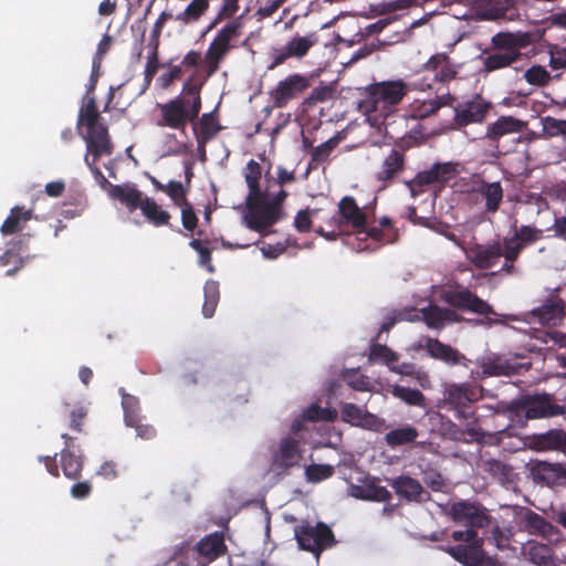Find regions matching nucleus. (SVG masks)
I'll return each mask as SVG.
<instances>
[{
  "mask_svg": "<svg viewBox=\"0 0 566 566\" xmlns=\"http://www.w3.org/2000/svg\"><path fill=\"white\" fill-rule=\"evenodd\" d=\"M77 127L85 128V134L83 135V139L86 143L85 164L97 181L108 184L105 176L97 167V161L103 156L112 155L114 145L108 133V127L101 116L94 96H90L80 108Z\"/></svg>",
  "mask_w": 566,
  "mask_h": 566,
  "instance_id": "1",
  "label": "nucleus"
},
{
  "mask_svg": "<svg viewBox=\"0 0 566 566\" xmlns=\"http://www.w3.org/2000/svg\"><path fill=\"white\" fill-rule=\"evenodd\" d=\"M369 207L360 208L356 199L345 196L337 206V212L327 220L326 227H318L315 231L327 240H336L350 227L357 235L359 243L367 240L389 241L390 235L378 227H368Z\"/></svg>",
  "mask_w": 566,
  "mask_h": 566,
  "instance_id": "2",
  "label": "nucleus"
},
{
  "mask_svg": "<svg viewBox=\"0 0 566 566\" xmlns=\"http://www.w3.org/2000/svg\"><path fill=\"white\" fill-rule=\"evenodd\" d=\"M481 386L471 382L450 384L446 387L444 403L455 411V417L467 421L464 430L458 429L454 439L463 442L482 441L485 433L476 426L478 417L471 405L482 398Z\"/></svg>",
  "mask_w": 566,
  "mask_h": 566,
  "instance_id": "3",
  "label": "nucleus"
},
{
  "mask_svg": "<svg viewBox=\"0 0 566 566\" xmlns=\"http://www.w3.org/2000/svg\"><path fill=\"white\" fill-rule=\"evenodd\" d=\"M507 411L518 422L554 418L566 412L565 407L556 403L548 394L520 396L507 405Z\"/></svg>",
  "mask_w": 566,
  "mask_h": 566,
  "instance_id": "4",
  "label": "nucleus"
},
{
  "mask_svg": "<svg viewBox=\"0 0 566 566\" xmlns=\"http://www.w3.org/2000/svg\"><path fill=\"white\" fill-rule=\"evenodd\" d=\"M409 92L402 80L384 81L369 85L366 96L359 103V109L366 114L380 112L389 114L392 106L398 105Z\"/></svg>",
  "mask_w": 566,
  "mask_h": 566,
  "instance_id": "5",
  "label": "nucleus"
},
{
  "mask_svg": "<svg viewBox=\"0 0 566 566\" xmlns=\"http://www.w3.org/2000/svg\"><path fill=\"white\" fill-rule=\"evenodd\" d=\"M247 213L244 222L247 227L262 235H266V229L279 222L283 218L282 209H277L265 192L258 196H247Z\"/></svg>",
  "mask_w": 566,
  "mask_h": 566,
  "instance_id": "6",
  "label": "nucleus"
},
{
  "mask_svg": "<svg viewBox=\"0 0 566 566\" xmlns=\"http://www.w3.org/2000/svg\"><path fill=\"white\" fill-rule=\"evenodd\" d=\"M242 23L239 19H234L223 25L211 43L205 54V61L208 66V75H213L219 69L221 62L224 60L229 51L233 48L231 42L240 36Z\"/></svg>",
  "mask_w": 566,
  "mask_h": 566,
  "instance_id": "7",
  "label": "nucleus"
},
{
  "mask_svg": "<svg viewBox=\"0 0 566 566\" xmlns=\"http://www.w3.org/2000/svg\"><path fill=\"white\" fill-rule=\"evenodd\" d=\"M441 300L452 307V310L483 316L494 314L493 307L486 301L479 297L470 289L460 284L442 290Z\"/></svg>",
  "mask_w": 566,
  "mask_h": 566,
  "instance_id": "8",
  "label": "nucleus"
},
{
  "mask_svg": "<svg viewBox=\"0 0 566 566\" xmlns=\"http://www.w3.org/2000/svg\"><path fill=\"white\" fill-rule=\"evenodd\" d=\"M294 535L300 548L313 553L317 558L325 548L336 543L333 531L323 522L315 526L308 523L297 525Z\"/></svg>",
  "mask_w": 566,
  "mask_h": 566,
  "instance_id": "9",
  "label": "nucleus"
},
{
  "mask_svg": "<svg viewBox=\"0 0 566 566\" xmlns=\"http://www.w3.org/2000/svg\"><path fill=\"white\" fill-rule=\"evenodd\" d=\"M310 86V77L305 75L295 73L286 76L270 92L273 107H285L292 99L298 98Z\"/></svg>",
  "mask_w": 566,
  "mask_h": 566,
  "instance_id": "10",
  "label": "nucleus"
},
{
  "mask_svg": "<svg viewBox=\"0 0 566 566\" xmlns=\"http://www.w3.org/2000/svg\"><path fill=\"white\" fill-rule=\"evenodd\" d=\"M481 371H471L474 379H485L488 377L512 376L521 373V369H528L531 364H520L512 361L500 355H490L478 360Z\"/></svg>",
  "mask_w": 566,
  "mask_h": 566,
  "instance_id": "11",
  "label": "nucleus"
},
{
  "mask_svg": "<svg viewBox=\"0 0 566 566\" xmlns=\"http://www.w3.org/2000/svg\"><path fill=\"white\" fill-rule=\"evenodd\" d=\"M566 304L558 295V290L549 293L542 305L528 312V319L545 326L558 325L565 316Z\"/></svg>",
  "mask_w": 566,
  "mask_h": 566,
  "instance_id": "12",
  "label": "nucleus"
},
{
  "mask_svg": "<svg viewBox=\"0 0 566 566\" xmlns=\"http://www.w3.org/2000/svg\"><path fill=\"white\" fill-rule=\"evenodd\" d=\"M491 108V102L484 99L481 95H475L454 107L453 123L458 128L470 124H480L484 122Z\"/></svg>",
  "mask_w": 566,
  "mask_h": 566,
  "instance_id": "13",
  "label": "nucleus"
},
{
  "mask_svg": "<svg viewBox=\"0 0 566 566\" xmlns=\"http://www.w3.org/2000/svg\"><path fill=\"white\" fill-rule=\"evenodd\" d=\"M317 42L318 36L315 32H312L305 36L296 35L292 38L289 42H286L284 46L273 50V61L269 69L273 70L291 57H304Z\"/></svg>",
  "mask_w": 566,
  "mask_h": 566,
  "instance_id": "14",
  "label": "nucleus"
},
{
  "mask_svg": "<svg viewBox=\"0 0 566 566\" xmlns=\"http://www.w3.org/2000/svg\"><path fill=\"white\" fill-rule=\"evenodd\" d=\"M302 459L300 440L294 437L281 439L277 449L272 454L271 468L277 473H286L297 467Z\"/></svg>",
  "mask_w": 566,
  "mask_h": 566,
  "instance_id": "15",
  "label": "nucleus"
},
{
  "mask_svg": "<svg viewBox=\"0 0 566 566\" xmlns=\"http://www.w3.org/2000/svg\"><path fill=\"white\" fill-rule=\"evenodd\" d=\"M187 101L182 96H177L167 103L158 104L160 117L156 125L185 132L189 119L186 113Z\"/></svg>",
  "mask_w": 566,
  "mask_h": 566,
  "instance_id": "16",
  "label": "nucleus"
},
{
  "mask_svg": "<svg viewBox=\"0 0 566 566\" xmlns=\"http://www.w3.org/2000/svg\"><path fill=\"white\" fill-rule=\"evenodd\" d=\"M532 43L528 32H497L491 38V49L493 51H502L522 60V49L527 48Z\"/></svg>",
  "mask_w": 566,
  "mask_h": 566,
  "instance_id": "17",
  "label": "nucleus"
},
{
  "mask_svg": "<svg viewBox=\"0 0 566 566\" xmlns=\"http://www.w3.org/2000/svg\"><path fill=\"white\" fill-rule=\"evenodd\" d=\"M450 514L454 522L463 523L473 530L482 528L489 523V517L480 505L465 501L453 503Z\"/></svg>",
  "mask_w": 566,
  "mask_h": 566,
  "instance_id": "18",
  "label": "nucleus"
},
{
  "mask_svg": "<svg viewBox=\"0 0 566 566\" xmlns=\"http://www.w3.org/2000/svg\"><path fill=\"white\" fill-rule=\"evenodd\" d=\"M502 256V242L492 241L485 244H474L467 250L468 260L480 270H489L497 264Z\"/></svg>",
  "mask_w": 566,
  "mask_h": 566,
  "instance_id": "19",
  "label": "nucleus"
},
{
  "mask_svg": "<svg viewBox=\"0 0 566 566\" xmlns=\"http://www.w3.org/2000/svg\"><path fill=\"white\" fill-rule=\"evenodd\" d=\"M526 125V122L513 116H500L494 123L488 125L483 139L489 140L491 146L497 149L502 137L521 133Z\"/></svg>",
  "mask_w": 566,
  "mask_h": 566,
  "instance_id": "20",
  "label": "nucleus"
},
{
  "mask_svg": "<svg viewBox=\"0 0 566 566\" xmlns=\"http://www.w3.org/2000/svg\"><path fill=\"white\" fill-rule=\"evenodd\" d=\"M527 440L532 450L557 451L566 454V431L564 429H551L546 432L534 433Z\"/></svg>",
  "mask_w": 566,
  "mask_h": 566,
  "instance_id": "21",
  "label": "nucleus"
},
{
  "mask_svg": "<svg viewBox=\"0 0 566 566\" xmlns=\"http://www.w3.org/2000/svg\"><path fill=\"white\" fill-rule=\"evenodd\" d=\"M405 164L403 153L398 149H391L376 171L375 180L381 184V188H387L403 171Z\"/></svg>",
  "mask_w": 566,
  "mask_h": 566,
  "instance_id": "22",
  "label": "nucleus"
},
{
  "mask_svg": "<svg viewBox=\"0 0 566 566\" xmlns=\"http://www.w3.org/2000/svg\"><path fill=\"white\" fill-rule=\"evenodd\" d=\"M424 348L429 356L436 360H440L449 366L462 365L468 366L470 359L457 348L440 342L438 338H427Z\"/></svg>",
  "mask_w": 566,
  "mask_h": 566,
  "instance_id": "23",
  "label": "nucleus"
},
{
  "mask_svg": "<svg viewBox=\"0 0 566 566\" xmlns=\"http://www.w3.org/2000/svg\"><path fill=\"white\" fill-rule=\"evenodd\" d=\"M62 439L64 440L65 447L62 449L61 455V469L65 478L70 480H77L81 476L84 461L83 455L76 454L74 451V438L67 433H63Z\"/></svg>",
  "mask_w": 566,
  "mask_h": 566,
  "instance_id": "24",
  "label": "nucleus"
},
{
  "mask_svg": "<svg viewBox=\"0 0 566 566\" xmlns=\"http://www.w3.org/2000/svg\"><path fill=\"white\" fill-rule=\"evenodd\" d=\"M443 551L463 566H482L484 559L481 539L470 544L448 546Z\"/></svg>",
  "mask_w": 566,
  "mask_h": 566,
  "instance_id": "25",
  "label": "nucleus"
},
{
  "mask_svg": "<svg viewBox=\"0 0 566 566\" xmlns=\"http://www.w3.org/2000/svg\"><path fill=\"white\" fill-rule=\"evenodd\" d=\"M337 417V411L333 408H323L317 403L307 407L301 417L296 418L291 426V432L301 437L302 431L308 430L305 422L333 421Z\"/></svg>",
  "mask_w": 566,
  "mask_h": 566,
  "instance_id": "26",
  "label": "nucleus"
},
{
  "mask_svg": "<svg viewBox=\"0 0 566 566\" xmlns=\"http://www.w3.org/2000/svg\"><path fill=\"white\" fill-rule=\"evenodd\" d=\"M340 415L343 421L352 426L369 430H377L380 427V420L377 416L352 402H346L342 406Z\"/></svg>",
  "mask_w": 566,
  "mask_h": 566,
  "instance_id": "27",
  "label": "nucleus"
},
{
  "mask_svg": "<svg viewBox=\"0 0 566 566\" xmlns=\"http://www.w3.org/2000/svg\"><path fill=\"white\" fill-rule=\"evenodd\" d=\"M109 197L119 201L129 211L140 208L144 202L143 192L134 184L109 185Z\"/></svg>",
  "mask_w": 566,
  "mask_h": 566,
  "instance_id": "28",
  "label": "nucleus"
},
{
  "mask_svg": "<svg viewBox=\"0 0 566 566\" xmlns=\"http://www.w3.org/2000/svg\"><path fill=\"white\" fill-rule=\"evenodd\" d=\"M421 315L427 326L436 329L443 328L448 323L460 321V316L454 310L438 305H429L421 308Z\"/></svg>",
  "mask_w": 566,
  "mask_h": 566,
  "instance_id": "29",
  "label": "nucleus"
},
{
  "mask_svg": "<svg viewBox=\"0 0 566 566\" xmlns=\"http://www.w3.org/2000/svg\"><path fill=\"white\" fill-rule=\"evenodd\" d=\"M195 549L208 563L213 562L227 552L223 534L221 532H213L205 536L196 544Z\"/></svg>",
  "mask_w": 566,
  "mask_h": 566,
  "instance_id": "30",
  "label": "nucleus"
},
{
  "mask_svg": "<svg viewBox=\"0 0 566 566\" xmlns=\"http://www.w3.org/2000/svg\"><path fill=\"white\" fill-rule=\"evenodd\" d=\"M396 494L407 501L421 502L424 490L421 483L408 475H400L390 481Z\"/></svg>",
  "mask_w": 566,
  "mask_h": 566,
  "instance_id": "31",
  "label": "nucleus"
},
{
  "mask_svg": "<svg viewBox=\"0 0 566 566\" xmlns=\"http://www.w3.org/2000/svg\"><path fill=\"white\" fill-rule=\"evenodd\" d=\"M33 218V210L27 209L23 206H15L10 209V212L0 227L2 235H11L21 232L27 222Z\"/></svg>",
  "mask_w": 566,
  "mask_h": 566,
  "instance_id": "32",
  "label": "nucleus"
},
{
  "mask_svg": "<svg viewBox=\"0 0 566 566\" xmlns=\"http://www.w3.org/2000/svg\"><path fill=\"white\" fill-rule=\"evenodd\" d=\"M482 63V72L488 74L497 70L506 69L512 66L514 63L521 61L515 55L507 54L502 51H489L484 50L479 56Z\"/></svg>",
  "mask_w": 566,
  "mask_h": 566,
  "instance_id": "33",
  "label": "nucleus"
},
{
  "mask_svg": "<svg viewBox=\"0 0 566 566\" xmlns=\"http://www.w3.org/2000/svg\"><path fill=\"white\" fill-rule=\"evenodd\" d=\"M543 238V231L533 226H521L512 237L504 238L505 242H510L512 247H518V251L523 252L526 247L534 244Z\"/></svg>",
  "mask_w": 566,
  "mask_h": 566,
  "instance_id": "34",
  "label": "nucleus"
},
{
  "mask_svg": "<svg viewBox=\"0 0 566 566\" xmlns=\"http://www.w3.org/2000/svg\"><path fill=\"white\" fill-rule=\"evenodd\" d=\"M522 521L525 530L531 534H539L544 537H549L557 532L555 526L532 510H526Z\"/></svg>",
  "mask_w": 566,
  "mask_h": 566,
  "instance_id": "35",
  "label": "nucleus"
},
{
  "mask_svg": "<svg viewBox=\"0 0 566 566\" xmlns=\"http://www.w3.org/2000/svg\"><path fill=\"white\" fill-rule=\"evenodd\" d=\"M478 191L485 199V211L495 213L503 200V187L500 181L488 182L482 180Z\"/></svg>",
  "mask_w": 566,
  "mask_h": 566,
  "instance_id": "36",
  "label": "nucleus"
},
{
  "mask_svg": "<svg viewBox=\"0 0 566 566\" xmlns=\"http://www.w3.org/2000/svg\"><path fill=\"white\" fill-rule=\"evenodd\" d=\"M221 128L213 112L205 113L199 122V133L197 134L198 147L205 151L207 143L210 142Z\"/></svg>",
  "mask_w": 566,
  "mask_h": 566,
  "instance_id": "37",
  "label": "nucleus"
},
{
  "mask_svg": "<svg viewBox=\"0 0 566 566\" xmlns=\"http://www.w3.org/2000/svg\"><path fill=\"white\" fill-rule=\"evenodd\" d=\"M140 210L143 216L155 227L169 224L170 213L163 210L154 199L145 197Z\"/></svg>",
  "mask_w": 566,
  "mask_h": 566,
  "instance_id": "38",
  "label": "nucleus"
},
{
  "mask_svg": "<svg viewBox=\"0 0 566 566\" xmlns=\"http://www.w3.org/2000/svg\"><path fill=\"white\" fill-rule=\"evenodd\" d=\"M209 0H191L185 10L179 12L175 19L184 24L198 22L209 10Z\"/></svg>",
  "mask_w": 566,
  "mask_h": 566,
  "instance_id": "39",
  "label": "nucleus"
},
{
  "mask_svg": "<svg viewBox=\"0 0 566 566\" xmlns=\"http://www.w3.org/2000/svg\"><path fill=\"white\" fill-rule=\"evenodd\" d=\"M339 142L340 139L338 136H333L325 143L314 147L311 153L308 169H317L319 165L327 161L334 149L338 146Z\"/></svg>",
  "mask_w": 566,
  "mask_h": 566,
  "instance_id": "40",
  "label": "nucleus"
},
{
  "mask_svg": "<svg viewBox=\"0 0 566 566\" xmlns=\"http://www.w3.org/2000/svg\"><path fill=\"white\" fill-rule=\"evenodd\" d=\"M418 436V430L407 424L387 432L385 434V441L389 447L397 448L416 441Z\"/></svg>",
  "mask_w": 566,
  "mask_h": 566,
  "instance_id": "41",
  "label": "nucleus"
},
{
  "mask_svg": "<svg viewBox=\"0 0 566 566\" xmlns=\"http://www.w3.org/2000/svg\"><path fill=\"white\" fill-rule=\"evenodd\" d=\"M483 470L496 479L500 483L505 484L512 482V467L496 459L483 461Z\"/></svg>",
  "mask_w": 566,
  "mask_h": 566,
  "instance_id": "42",
  "label": "nucleus"
},
{
  "mask_svg": "<svg viewBox=\"0 0 566 566\" xmlns=\"http://www.w3.org/2000/svg\"><path fill=\"white\" fill-rule=\"evenodd\" d=\"M203 293L202 314L206 318H211L214 315L220 298L218 282L208 280L203 286Z\"/></svg>",
  "mask_w": 566,
  "mask_h": 566,
  "instance_id": "43",
  "label": "nucleus"
},
{
  "mask_svg": "<svg viewBox=\"0 0 566 566\" xmlns=\"http://www.w3.org/2000/svg\"><path fill=\"white\" fill-rule=\"evenodd\" d=\"M391 394L394 397L400 399L409 406H426V397L419 389L395 385L392 387Z\"/></svg>",
  "mask_w": 566,
  "mask_h": 566,
  "instance_id": "44",
  "label": "nucleus"
},
{
  "mask_svg": "<svg viewBox=\"0 0 566 566\" xmlns=\"http://www.w3.org/2000/svg\"><path fill=\"white\" fill-rule=\"evenodd\" d=\"M518 247H512L510 242H502V256L504 263L502 264L500 272L506 275H518L520 269L515 265V261L520 258L521 253Z\"/></svg>",
  "mask_w": 566,
  "mask_h": 566,
  "instance_id": "45",
  "label": "nucleus"
},
{
  "mask_svg": "<svg viewBox=\"0 0 566 566\" xmlns=\"http://www.w3.org/2000/svg\"><path fill=\"white\" fill-rule=\"evenodd\" d=\"M261 166L254 159H250L245 166L244 178L249 188L248 196H258L263 192L260 186Z\"/></svg>",
  "mask_w": 566,
  "mask_h": 566,
  "instance_id": "46",
  "label": "nucleus"
},
{
  "mask_svg": "<svg viewBox=\"0 0 566 566\" xmlns=\"http://www.w3.org/2000/svg\"><path fill=\"white\" fill-rule=\"evenodd\" d=\"M122 407L124 410L125 424H136L137 420L140 418V406L138 398L129 394H123Z\"/></svg>",
  "mask_w": 566,
  "mask_h": 566,
  "instance_id": "47",
  "label": "nucleus"
},
{
  "mask_svg": "<svg viewBox=\"0 0 566 566\" xmlns=\"http://www.w3.org/2000/svg\"><path fill=\"white\" fill-rule=\"evenodd\" d=\"M30 239V234H23L17 240L11 241V250H14V252L19 255V266H14L13 269H9L7 271V275L11 276L14 275L24 264L25 260H30L34 258L35 255H31L28 253V242Z\"/></svg>",
  "mask_w": 566,
  "mask_h": 566,
  "instance_id": "48",
  "label": "nucleus"
},
{
  "mask_svg": "<svg viewBox=\"0 0 566 566\" xmlns=\"http://www.w3.org/2000/svg\"><path fill=\"white\" fill-rule=\"evenodd\" d=\"M379 226H380V228H378V229L385 231L386 233H388L390 235V240L389 241L370 240L371 241L370 243H364V244L361 242V243H358V247H357L358 250L375 251L380 245L386 244V243H391V242L395 241V239H396V231H395V228H394V224H392V220L389 217H382L379 220Z\"/></svg>",
  "mask_w": 566,
  "mask_h": 566,
  "instance_id": "49",
  "label": "nucleus"
},
{
  "mask_svg": "<svg viewBox=\"0 0 566 566\" xmlns=\"http://www.w3.org/2000/svg\"><path fill=\"white\" fill-rule=\"evenodd\" d=\"M398 354L386 345L376 343L370 346L369 359L375 361L380 360L385 363L390 369L391 366L398 361Z\"/></svg>",
  "mask_w": 566,
  "mask_h": 566,
  "instance_id": "50",
  "label": "nucleus"
},
{
  "mask_svg": "<svg viewBox=\"0 0 566 566\" xmlns=\"http://www.w3.org/2000/svg\"><path fill=\"white\" fill-rule=\"evenodd\" d=\"M335 470L329 464H310L305 468V476L308 482L318 483L333 476Z\"/></svg>",
  "mask_w": 566,
  "mask_h": 566,
  "instance_id": "51",
  "label": "nucleus"
},
{
  "mask_svg": "<svg viewBox=\"0 0 566 566\" xmlns=\"http://www.w3.org/2000/svg\"><path fill=\"white\" fill-rule=\"evenodd\" d=\"M525 81L535 86H545L551 81L548 71L542 65H533L524 73Z\"/></svg>",
  "mask_w": 566,
  "mask_h": 566,
  "instance_id": "52",
  "label": "nucleus"
},
{
  "mask_svg": "<svg viewBox=\"0 0 566 566\" xmlns=\"http://www.w3.org/2000/svg\"><path fill=\"white\" fill-rule=\"evenodd\" d=\"M354 496L376 502H388L391 500V493L385 486L376 485L374 483L366 486L364 494L354 493Z\"/></svg>",
  "mask_w": 566,
  "mask_h": 566,
  "instance_id": "53",
  "label": "nucleus"
},
{
  "mask_svg": "<svg viewBox=\"0 0 566 566\" xmlns=\"http://www.w3.org/2000/svg\"><path fill=\"white\" fill-rule=\"evenodd\" d=\"M87 206V198L85 195L81 193L75 199L74 202H64L61 209V216L66 219H73L75 217H80Z\"/></svg>",
  "mask_w": 566,
  "mask_h": 566,
  "instance_id": "54",
  "label": "nucleus"
},
{
  "mask_svg": "<svg viewBox=\"0 0 566 566\" xmlns=\"http://www.w3.org/2000/svg\"><path fill=\"white\" fill-rule=\"evenodd\" d=\"M164 192H166L169 196L171 201L177 207H180V206L185 205L186 202H188L187 189L182 186V184L180 181L170 180L165 186Z\"/></svg>",
  "mask_w": 566,
  "mask_h": 566,
  "instance_id": "55",
  "label": "nucleus"
},
{
  "mask_svg": "<svg viewBox=\"0 0 566 566\" xmlns=\"http://www.w3.org/2000/svg\"><path fill=\"white\" fill-rule=\"evenodd\" d=\"M189 245L199 254L198 263L209 273H213L214 266L212 264L211 250L205 247L198 239H192Z\"/></svg>",
  "mask_w": 566,
  "mask_h": 566,
  "instance_id": "56",
  "label": "nucleus"
},
{
  "mask_svg": "<svg viewBox=\"0 0 566 566\" xmlns=\"http://www.w3.org/2000/svg\"><path fill=\"white\" fill-rule=\"evenodd\" d=\"M528 555L531 560L539 566H547L552 562L551 548L547 545H531Z\"/></svg>",
  "mask_w": 566,
  "mask_h": 566,
  "instance_id": "57",
  "label": "nucleus"
},
{
  "mask_svg": "<svg viewBox=\"0 0 566 566\" xmlns=\"http://www.w3.org/2000/svg\"><path fill=\"white\" fill-rule=\"evenodd\" d=\"M319 209H305L300 210L294 219L295 229L298 232H310L312 229V217H316Z\"/></svg>",
  "mask_w": 566,
  "mask_h": 566,
  "instance_id": "58",
  "label": "nucleus"
},
{
  "mask_svg": "<svg viewBox=\"0 0 566 566\" xmlns=\"http://www.w3.org/2000/svg\"><path fill=\"white\" fill-rule=\"evenodd\" d=\"M333 88L327 85L315 87L312 90L310 95L304 99V104L306 106H314L317 103L326 102L333 96Z\"/></svg>",
  "mask_w": 566,
  "mask_h": 566,
  "instance_id": "59",
  "label": "nucleus"
},
{
  "mask_svg": "<svg viewBox=\"0 0 566 566\" xmlns=\"http://www.w3.org/2000/svg\"><path fill=\"white\" fill-rule=\"evenodd\" d=\"M87 409L83 405H76L70 412V422L69 427L71 430L76 432L83 431V422L87 417Z\"/></svg>",
  "mask_w": 566,
  "mask_h": 566,
  "instance_id": "60",
  "label": "nucleus"
},
{
  "mask_svg": "<svg viewBox=\"0 0 566 566\" xmlns=\"http://www.w3.org/2000/svg\"><path fill=\"white\" fill-rule=\"evenodd\" d=\"M543 479L566 478V468L560 463L541 462L537 467Z\"/></svg>",
  "mask_w": 566,
  "mask_h": 566,
  "instance_id": "61",
  "label": "nucleus"
},
{
  "mask_svg": "<svg viewBox=\"0 0 566 566\" xmlns=\"http://www.w3.org/2000/svg\"><path fill=\"white\" fill-rule=\"evenodd\" d=\"M239 10V0H223L222 6L214 19V21L209 25V29H212L216 24H218L223 19L232 18Z\"/></svg>",
  "mask_w": 566,
  "mask_h": 566,
  "instance_id": "62",
  "label": "nucleus"
},
{
  "mask_svg": "<svg viewBox=\"0 0 566 566\" xmlns=\"http://www.w3.org/2000/svg\"><path fill=\"white\" fill-rule=\"evenodd\" d=\"M543 125L545 133L549 136H566V120L547 116L544 118Z\"/></svg>",
  "mask_w": 566,
  "mask_h": 566,
  "instance_id": "63",
  "label": "nucleus"
},
{
  "mask_svg": "<svg viewBox=\"0 0 566 566\" xmlns=\"http://www.w3.org/2000/svg\"><path fill=\"white\" fill-rule=\"evenodd\" d=\"M549 65L553 70L566 67V46H554L549 51Z\"/></svg>",
  "mask_w": 566,
  "mask_h": 566,
  "instance_id": "64",
  "label": "nucleus"
}]
</instances>
